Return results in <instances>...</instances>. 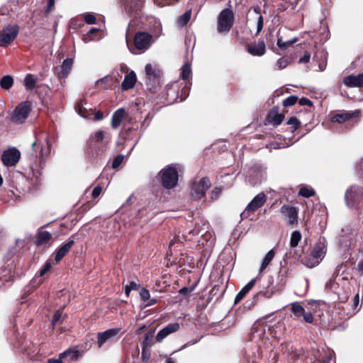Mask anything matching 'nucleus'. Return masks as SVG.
Instances as JSON below:
<instances>
[{
  "instance_id": "23",
  "label": "nucleus",
  "mask_w": 363,
  "mask_h": 363,
  "mask_svg": "<svg viewBox=\"0 0 363 363\" xmlns=\"http://www.w3.org/2000/svg\"><path fill=\"white\" fill-rule=\"evenodd\" d=\"M35 238V243L37 246L47 245L50 246L54 242L52 234L46 230H42L41 229L37 232Z\"/></svg>"
},
{
  "instance_id": "55",
  "label": "nucleus",
  "mask_w": 363,
  "mask_h": 363,
  "mask_svg": "<svg viewBox=\"0 0 363 363\" xmlns=\"http://www.w3.org/2000/svg\"><path fill=\"white\" fill-rule=\"evenodd\" d=\"M32 110V103L29 101H24V121L28 118Z\"/></svg>"
},
{
  "instance_id": "18",
  "label": "nucleus",
  "mask_w": 363,
  "mask_h": 363,
  "mask_svg": "<svg viewBox=\"0 0 363 363\" xmlns=\"http://www.w3.org/2000/svg\"><path fill=\"white\" fill-rule=\"evenodd\" d=\"M247 52L252 56L261 57L266 53V45L264 40H255L245 46Z\"/></svg>"
},
{
  "instance_id": "14",
  "label": "nucleus",
  "mask_w": 363,
  "mask_h": 363,
  "mask_svg": "<svg viewBox=\"0 0 363 363\" xmlns=\"http://www.w3.org/2000/svg\"><path fill=\"white\" fill-rule=\"evenodd\" d=\"M290 311L292 313L294 319L298 320L303 317L305 322L312 323L314 318L311 312H306L305 308L299 302H293L290 304Z\"/></svg>"
},
{
  "instance_id": "30",
  "label": "nucleus",
  "mask_w": 363,
  "mask_h": 363,
  "mask_svg": "<svg viewBox=\"0 0 363 363\" xmlns=\"http://www.w3.org/2000/svg\"><path fill=\"white\" fill-rule=\"evenodd\" d=\"M256 283V279H252L250 280L237 294L234 303L236 304L242 301L248 292L254 287Z\"/></svg>"
},
{
  "instance_id": "54",
  "label": "nucleus",
  "mask_w": 363,
  "mask_h": 363,
  "mask_svg": "<svg viewBox=\"0 0 363 363\" xmlns=\"http://www.w3.org/2000/svg\"><path fill=\"white\" fill-rule=\"evenodd\" d=\"M52 268L50 262L48 261L45 262L43 267L40 269L38 274L40 277H43L47 272H48Z\"/></svg>"
},
{
  "instance_id": "12",
  "label": "nucleus",
  "mask_w": 363,
  "mask_h": 363,
  "mask_svg": "<svg viewBox=\"0 0 363 363\" xmlns=\"http://www.w3.org/2000/svg\"><path fill=\"white\" fill-rule=\"evenodd\" d=\"M126 13L131 17L140 18L142 15L144 0H121Z\"/></svg>"
},
{
  "instance_id": "16",
  "label": "nucleus",
  "mask_w": 363,
  "mask_h": 363,
  "mask_svg": "<svg viewBox=\"0 0 363 363\" xmlns=\"http://www.w3.org/2000/svg\"><path fill=\"white\" fill-rule=\"evenodd\" d=\"M21 152L16 147H11L4 150L1 155V161L6 167H13L19 161Z\"/></svg>"
},
{
  "instance_id": "44",
  "label": "nucleus",
  "mask_w": 363,
  "mask_h": 363,
  "mask_svg": "<svg viewBox=\"0 0 363 363\" xmlns=\"http://www.w3.org/2000/svg\"><path fill=\"white\" fill-rule=\"evenodd\" d=\"M191 73V65L189 62H186L182 67L181 77L186 82Z\"/></svg>"
},
{
  "instance_id": "36",
  "label": "nucleus",
  "mask_w": 363,
  "mask_h": 363,
  "mask_svg": "<svg viewBox=\"0 0 363 363\" xmlns=\"http://www.w3.org/2000/svg\"><path fill=\"white\" fill-rule=\"evenodd\" d=\"M115 81L109 76L105 77L99 79L96 83L99 86H102L104 89H112L114 86Z\"/></svg>"
},
{
  "instance_id": "13",
  "label": "nucleus",
  "mask_w": 363,
  "mask_h": 363,
  "mask_svg": "<svg viewBox=\"0 0 363 363\" xmlns=\"http://www.w3.org/2000/svg\"><path fill=\"white\" fill-rule=\"evenodd\" d=\"M17 25H9L0 31V46H6L16 37L18 33Z\"/></svg>"
},
{
  "instance_id": "46",
  "label": "nucleus",
  "mask_w": 363,
  "mask_h": 363,
  "mask_svg": "<svg viewBox=\"0 0 363 363\" xmlns=\"http://www.w3.org/2000/svg\"><path fill=\"white\" fill-rule=\"evenodd\" d=\"M286 123H287V125H291L290 128H291V132H292V133H294L295 130H296L301 126V122L295 116L291 117L288 120Z\"/></svg>"
},
{
  "instance_id": "51",
  "label": "nucleus",
  "mask_w": 363,
  "mask_h": 363,
  "mask_svg": "<svg viewBox=\"0 0 363 363\" xmlns=\"http://www.w3.org/2000/svg\"><path fill=\"white\" fill-rule=\"evenodd\" d=\"M62 316V311L61 310L56 311L54 313V315L52 316V322H51L52 325L53 326H55L57 323L61 321Z\"/></svg>"
},
{
  "instance_id": "41",
  "label": "nucleus",
  "mask_w": 363,
  "mask_h": 363,
  "mask_svg": "<svg viewBox=\"0 0 363 363\" xmlns=\"http://www.w3.org/2000/svg\"><path fill=\"white\" fill-rule=\"evenodd\" d=\"M301 233L298 230H295L291 233L290 239V246L296 247L301 239Z\"/></svg>"
},
{
  "instance_id": "52",
  "label": "nucleus",
  "mask_w": 363,
  "mask_h": 363,
  "mask_svg": "<svg viewBox=\"0 0 363 363\" xmlns=\"http://www.w3.org/2000/svg\"><path fill=\"white\" fill-rule=\"evenodd\" d=\"M84 21L87 23V24H95L96 22V16L91 13H87L84 15Z\"/></svg>"
},
{
  "instance_id": "59",
  "label": "nucleus",
  "mask_w": 363,
  "mask_h": 363,
  "mask_svg": "<svg viewBox=\"0 0 363 363\" xmlns=\"http://www.w3.org/2000/svg\"><path fill=\"white\" fill-rule=\"evenodd\" d=\"M102 186L100 185L95 186L91 193L92 198L96 199L102 192Z\"/></svg>"
},
{
  "instance_id": "57",
  "label": "nucleus",
  "mask_w": 363,
  "mask_h": 363,
  "mask_svg": "<svg viewBox=\"0 0 363 363\" xmlns=\"http://www.w3.org/2000/svg\"><path fill=\"white\" fill-rule=\"evenodd\" d=\"M263 26H264V18H263V16L262 15H259L258 19H257V33H256V35L259 34L262 28H263Z\"/></svg>"
},
{
  "instance_id": "45",
  "label": "nucleus",
  "mask_w": 363,
  "mask_h": 363,
  "mask_svg": "<svg viewBox=\"0 0 363 363\" xmlns=\"http://www.w3.org/2000/svg\"><path fill=\"white\" fill-rule=\"evenodd\" d=\"M296 42V38L284 42L281 36H278L277 38V45L281 50H286L289 46L292 45Z\"/></svg>"
},
{
  "instance_id": "42",
  "label": "nucleus",
  "mask_w": 363,
  "mask_h": 363,
  "mask_svg": "<svg viewBox=\"0 0 363 363\" xmlns=\"http://www.w3.org/2000/svg\"><path fill=\"white\" fill-rule=\"evenodd\" d=\"M191 16V10L189 9V10L186 11L185 13L183 15L180 16V17L179 18L178 24L180 26H184L190 21Z\"/></svg>"
},
{
  "instance_id": "24",
  "label": "nucleus",
  "mask_w": 363,
  "mask_h": 363,
  "mask_svg": "<svg viewBox=\"0 0 363 363\" xmlns=\"http://www.w3.org/2000/svg\"><path fill=\"white\" fill-rule=\"evenodd\" d=\"M73 65V59L67 58L65 59L62 65L57 67L55 72L59 79H65L72 70Z\"/></svg>"
},
{
  "instance_id": "28",
  "label": "nucleus",
  "mask_w": 363,
  "mask_h": 363,
  "mask_svg": "<svg viewBox=\"0 0 363 363\" xmlns=\"http://www.w3.org/2000/svg\"><path fill=\"white\" fill-rule=\"evenodd\" d=\"M137 78L136 74L133 71L125 74V78L121 84V89L123 90H128L132 88L135 84Z\"/></svg>"
},
{
  "instance_id": "10",
  "label": "nucleus",
  "mask_w": 363,
  "mask_h": 363,
  "mask_svg": "<svg viewBox=\"0 0 363 363\" xmlns=\"http://www.w3.org/2000/svg\"><path fill=\"white\" fill-rule=\"evenodd\" d=\"M267 201V196L264 193L261 192L255 196L252 200L248 203L245 211L241 213L242 218L250 217L251 213H254L261 208Z\"/></svg>"
},
{
  "instance_id": "38",
  "label": "nucleus",
  "mask_w": 363,
  "mask_h": 363,
  "mask_svg": "<svg viewBox=\"0 0 363 363\" xmlns=\"http://www.w3.org/2000/svg\"><path fill=\"white\" fill-rule=\"evenodd\" d=\"M13 84V79L11 75H5L0 79V86L4 90L10 89Z\"/></svg>"
},
{
  "instance_id": "56",
  "label": "nucleus",
  "mask_w": 363,
  "mask_h": 363,
  "mask_svg": "<svg viewBox=\"0 0 363 363\" xmlns=\"http://www.w3.org/2000/svg\"><path fill=\"white\" fill-rule=\"evenodd\" d=\"M140 296L142 301H147L150 297L149 291L145 288H142L140 291Z\"/></svg>"
},
{
  "instance_id": "34",
  "label": "nucleus",
  "mask_w": 363,
  "mask_h": 363,
  "mask_svg": "<svg viewBox=\"0 0 363 363\" xmlns=\"http://www.w3.org/2000/svg\"><path fill=\"white\" fill-rule=\"evenodd\" d=\"M11 120L14 123H23V102L20 103L13 110Z\"/></svg>"
},
{
  "instance_id": "39",
  "label": "nucleus",
  "mask_w": 363,
  "mask_h": 363,
  "mask_svg": "<svg viewBox=\"0 0 363 363\" xmlns=\"http://www.w3.org/2000/svg\"><path fill=\"white\" fill-rule=\"evenodd\" d=\"M332 357L330 355H325L322 357L320 356L315 357V359L312 358H307L305 363H331Z\"/></svg>"
},
{
  "instance_id": "48",
  "label": "nucleus",
  "mask_w": 363,
  "mask_h": 363,
  "mask_svg": "<svg viewBox=\"0 0 363 363\" xmlns=\"http://www.w3.org/2000/svg\"><path fill=\"white\" fill-rule=\"evenodd\" d=\"M151 357L150 348L142 347L141 359L143 363H147Z\"/></svg>"
},
{
  "instance_id": "53",
  "label": "nucleus",
  "mask_w": 363,
  "mask_h": 363,
  "mask_svg": "<svg viewBox=\"0 0 363 363\" xmlns=\"http://www.w3.org/2000/svg\"><path fill=\"white\" fill-rule=\"evenodd\" d=\"M123 159H124V156L123 155H118L113 160L112 165H111L112 168L113 169L118 168L121 165L122 162L123 161Z\"/></svg>"
},
{
  "instance_id": "21",
  "label": "nucleus",
  "mask_w": 363,
  "mask_h": 363,
  "mask_svg": "<svg viewBox=\"0 0 363 363\" xmlns=\"http://www.w3.org/2000/svg\"><path fill=\"white\" fill-rule=\"evenodd\" d=\"M284 117L283 113H279V107L275 106L268 112L267 121L269 123L277 126L283 122Z\"/></svg>"
},
{
  "instance_id": "5",
  "label": "nucleus",
  "mask_w": 363,
  "mask_h": 363,
  "mask_svg": "<svg viewBox=\"0 0 363 363\" xmlns=\"http://www.w3.org/2000/svg\"><path fill=\"white\" fill-rule=\"evenodd\" d=\"M363 199V186L351 185L345 191V200L349 208H357Z\"/></svg>"
},
{
  "instance_id": "6",
  "label": "nucleus",
  "mask_w": 363,
  "mask_h": 363,
  "mask_svg": "<svg viewBox=\"0 0 363 363\" xmlns=\"http://www.w3.org/2000/svg\"><path fill=\"white\" fill-rule=\"evenodd\" d=\"M234 23V13L230 9H224L218 17L217 30L218 33H227Z\"/></svg>"
},
{
  "instance_id": "27",
  "label": "nucleus",
  "mask_w": 363,
  "mask_h": 363,
  "mask_svg": "<svg viewBox=\"0 0 363 363\" xmlns=\"http://www.w3.org/2000/svg\"><path fill=\"white\" fill-rule=\"evenodd\" d=\"M85 102L84 99H81L75 105V111L80 115L82 117L85 118H89L90 116L94 115V109L91 108H86L84 106Z\"/></svg>"
},
{
  "instance_id": "64",
  "label": "nucleus",
  "mask_w": 363,
  "mask_h": 363,
  "mask_svg": "<svg viewBox=\"0 0 363 363\" xmlns=\"http://www.w3.org/2000/svg\"><path fill=\"white\" fill-rule=\"evenodd\" d=\"M277 64H278V65H279V67L280 68L283 69V68H285L287 66L288 62H287V60L286 59L280 58L277 61Z\"/></svg>"
},
{
  "instance_id": "62",
  "label": "nucleus",
  "mask_w": 363,
  "mask_h": 363,
  "mask_svg": "<svg viewBox=\"0 0 363 363\" xmlns=\"http://www.w3.org/2000/svg\"><path fill=\"white\" fill-rule=\"evenodd\" d=\"M55 3V0H48V1L47 7H46V10H45L46 13H48L54 10Z\"/></svg>"
},
{
  "instance_id": "60",
  "label": "nucleus",
  "mask_w": 363,
  "mask_h": 363,
  "mask_svg": "<svg viewBox=\"0 0 363 363\" xmlns=\"http://www.w3.org/2000/svg\"><path fill=\"white\" fill-rule=\"evenodd\" d=\"M298 104L300 106H312L313 102L309 99L306 97H302L299 99Z\"/></svg>"
},
{
  "instance_id": "50",
  "label": "nucleus",
  "mask_w": 363,
  "mask_h": 363,
  "mask_svg": "<svg viewBox=\"0 0 363 363\" xmlns=\"http://www.w3.org/2000/svg\"><path fill=\"white\" fill-rule=\"evenodd\" d=\"M146 75L149 79L151 77L155 78L156 77L155 70L153 69L151 64H147L145 67Z\"/></svg>"
},
{
  "instance_id": "22",
  "label": "nucleus",
  "mask_w": 363,
  "mask_h": 363,
  "mask_svg": "<svg viewBox=\"0 0 363 363\" xmlns=\"http://www.w3.org/2000/svg\"><path fill=\"white\" fill-rule=\"evenodd\" d=\"M180 328L179 323H172L168 324L166 327L160 330L155 337V340L158 342H161L164 338L172 333L178 331Z\"/></svg>"
},
{
  "instance_id": "49",
  "label": "nucleus",
  "mask_w": 363,
  "mask_h": 363,
  "mask_svg": "<svg viewBox=\"0 0 363 363\" xmlns=\"http://www.w3.org/2000/svg\"><path fill=\"white\" fill-rule=\"evenodd\" d=\"M274 294V291L273 289H267L265 291H259L255 296V298H259V297H264L269 298Z\"/></svg>"
},
{
  "instance_id": "8",
  "label": "nucleus",
  "mask_w": 363,
  "mask_h": 363,
  "mask_svg": "<svg viewBox=\"0 0 363 363\" xmlns=\"http://www.w3.org/2000/svg\"><path fill=\"white\" fill-rule=\"evenodd\" d=\"M24 86L27 91H33L41 99V94L43 91H45L48 86L45 84H38V76L33 74H27L24 77Z\"/></svg>"
},
{
  "instance_id": "58",
  "label": "nucleus",
  "mask_w": 363,
  "mask_h": 363,
  "mask_svg": "<svg viewBox=\"0 0 363 363\" xmlns=\"http://www.w3.org/2000/svg\"><path fill=\"white\" fill-rule=\"evenodd\" d=\"M222 192V189L220 187H215L211 191V198L213 200L217 199Z\"/></svg>"
},
{
  "instance_id": "3",
  "label": "nucleus",
  "mask_w": 363,
  "mask_h": 363,
  "mask_svg": "<svg viewBox=\"0 0 363 363\" xmlns=\"http://www.w3.org/2000/svg\"><path fill=\"white\" fill-rule=\"evenodd\" d=\"M130 28L126 30V43L131 53L137 55L147 50L151 45L152 35L147 32L138 31L134 35L133 43L128 40Z\"/></svg>"
},
{
  "instance_id": "9",
  "label": "nucleus",
  "mask_w": 363,
  "mask_h": 363,
  "mask_svg": "<svg viewBox=\"0 0 363 363\" xmlns=\"http://www.w3.org/2000/svg\"><path fill=\"white\" fill-rule=\"evenodd\" d=\"M325 255V245L319 242L313 247L310 257L305 262V264L310 268L314 267L320 264Z\"/></svg>"
},
{
  "instance_id": "1",
  "label": "nucleus",
  "mask_w": 363,
  "mask_h": 363,
  "mask_svg": "<svg viewBox=\"0 0 363 363\" xmlns=\"http://www.w3.org/2000/svg\"><path fill=\"white\" fill-rule=\"evenodd\" d=\"M33 146V152L28 157L30 172L32 176L28 173L26 180L30 183L28 186V191H32L40 184V169L44 162V153L42 147L36 143V141L30 143ZM24 177L26 175L24 174Z\"/></svg>"
},
{
  "instance_id": "15",
  "label": "nucleus",
  "mask_w": 363,
  "mask_h": 363,
  "mask_svg": "<svg viewBox=\"0 0 363 363\" xmlns=\"http://www.w3.org/2000/svg\"><path fill=\"white\" fill-rule=\"evenodd\" d=\"M361 111L355 110L353 111H343L341 113L331 112L330 114V121L333 123H343L347 121H352L359 118Z\"/></svg>"
},
{
  "instance_id": "35",
  "label": "nucleus",
  "mask_w": 363,
  "mask_h": 363,
  "mask_svg": "<svg viewBox=\"0 0 363 363\" xmlns=\"http://www.w3.org/2000/svg\"><path fill=\"white\" fill-rule=\"evenodd\" d=\"M22 246V240L20 238H16L15 240V246L10 247L6 253V259H9L12 258L19 251Z\"/></svg>"
},
{
  "instance_id": "26",
  "label": "nucleus",
  "mask_w": 363,
  "mask_h": 363,
  "mask_svg": "<svg viewBox=\"0 0 363 363\" xmlns=\"http://www.w3.org/2000/svg\"><path fill=\"white\" fill-rule=\"evenodd\" d=\"M343 83L348 87H362L363 73L348 75L344 78Z\"/></svg>"
},
{
  "instance_id": "7",
  "label": "nucleus",
  "mask_w": 363,
  "mask_h": 363,
  "mask_svg": "<svg viewBox=\"0 0 363 363\" xmlns=\"http://www.w3.org/2000/svg\"><path fill=\"white\" fill-rule=\"evenodd\" d=\"M211 186V182L207 177L201 178L199 181L193 182L191 186V196L197 200L203 198Z\"/></svg>"
},
{
  "instance_id": "37",
  "label": "nucleus",
  "mask_w": 363,
  "mask_h": 363,
  "mask_svg": "<svg viewBox=\"0 0 363 363\" xmlns=\"http://www.w3.org/2000/svg\"><path fill=\"white\" fill-rule=\"evenodd\" d=\"M275 256V251L272 249L269 250L265 255L261 264L259 272H262L270 264Z\"/></svg>"
},
{
  "instance_id": "29",
  "label": "nucleus",
  "mask_w": 363,
  "mask_h": 363,
  "mask_svg": "<svg viewBox=\"0 0 363 363\" xmlns=\"http://www.w3.org/2000/svg\"><path fill=\"white\" fill-rule=\"evenodd\" d=\"M125 115V111L124 108H121L116 110L112 115L111 118V127L113 129H116L119 127L121 122L123 121Z\"/></svg>"
},
{
  "instance_id": "47",
  "label": "nucleus",
  "mask_w": 363,
  "mask_h": 363,
  "mask_svg": "<svg viewBox=\"0 0 363 363\" xmlns=\"http://www.w3.org/2000/svg\"><path fill=\"white\" fill-rule=\"evenodd\" d=\"M298 100V96L291 95L283 101V106L284 107H289V106H294V104H296Z\"/></svg>"
},
{
  "instance_id": "20",
  "label": "nucleus",
  "mask_w": 363,
  "mask_h": 363,
  "mask_svg": "<svg viewBox=\"0 0 363 363\" xmlns=\"http://www.w3.org/2000/svg\"><path fill=\"white\" fill-rule=\"evenodd\" d=\"M74 244V240L71 238L66 243L62 244L55 252V261L60 262L69 252Z\"/></svg>"
},
{
  "instance_id": "11",
  "label": "nucleus",
  "mask_w": 363,
  "mask_h": 363,
  "mask_svg": "<svg viewBox=\"0 0 363 363\" xmlns=\"http://www.w3.org/2000/svg\"><path fill=\"white\" fill-rule=\"evenodd\" d=\"M11 321L13 323L12 330L13 333V337H11L12 344L14 347H20L21 334L18 332V326H21L23 322L21 308H18L16 311H14L11 318Z\"/></svg>"
},
{
  "instance_id": "31",
  "label": "nucleus",
  "mask_w": 363,
  "mask_h": 363,
  "mask_svg": "<svg viewBox=\"0 0 363 363\" xmlns=\"http://www.w3.org/2000/svg\"><path fill=\"white\" fill-rule=\"evenodd\" d=\"M82 356V353L76 348H69L60 354V358H69V361H76Z\"/></svg>"
},
{
  "instance_id": "19",
  "label": "nucleus",
  "mask_w": 363,
  "mask_h": 363,
  "mask_svg": "<svg viewBox=\"0 0 363 363\" xmlns=\"http://www.w3.org/2000/svg\"><path fill=\"white\" fill-rule=\"evenodd\" d=\"M121 331V328H114L108 329L104 332L97 333V345L99 347H101L108 340L115 338Z\"/></svg>"
},
{
  "instance_id": "25",
  "label": "nucleus",
  "mask_w": 363,
  "mask_h": 363,
  "mask_svg": "<svg viewBox=\"0 0 363 363\" xmlns=\"http://www.w3.org/2000/svg\"><path fill=\"white\" fill-rule=\"evenodd\" d=\"M166 99L169 104L179 101V86L177 83L172 84L167 89Z\"/></svg>"
},
{
  "instance_id": "2",
  "label": "nucleus",
  "mask_w": 363,
  "mask_h": 363,
  "mask_svg": "<svg viewBox=\"0 0 363 363\" xmlns=\"http://www.w3.org/2000/svg\"><path fill=\"white\" fill-rule=\"evenodd\" d=\"M111 137L105 131L99 130L92 134L87 141L86 154L93 161L101 159L108 149Z\"/></svg>"
},
{
  "instance_id": "17",
  "label": "nucleus",
  "mask_w": 363,
  "mask_h": 363,
  "mask_svg": "<svg viewBox=\"0 0 363 363\" xmlns=\"http://www.w3.org/2000/svg\"><path fill=\"white\" fill-rule=\"evenodd\" d=\"M280 212L288 219L289 225H298V209L295 206L284 204L280 208Z\"/></svg>"
},
{
  "instance_id": "4",
  "label": "nucleus",
  "mask_w": 363,
  "mask_h": 363,
  "mask_svg": "<svg viewBox=\"0 0 363 363\" xmlns=\"http://www.w3.org/2000/svg\"><path fill=\"white\" fill-rule=\"evenodd\" d=\"M161 185L166 189H174L178 184L179 174L177 169L172 164L164 167L157 174Z\"/></svg>"
},
{
  "instance_id": "40",
  "label": "nucleus",
  "mask_w": 363,
  "mask_h": 363,
  "mask_svg": "<svg viewBox=\"0 0 363 363\" xmlns=\"http://www.w3.org/2000/svg\"><path fill=\"white\" fill-rule=\"evenodd\" d=\"M190 86H191V84L189 83V82H184V84L182 87V89H181V91L179 90V97H180V99H179V101H183L184 100H185L189 94V91H190Z\"/></svg>"
},
{
  "instance_id": "43",
  "label": "nucleus",
  "mask_w": 363,
  "mask_h": 363,
  "mask_svg": "<svg viewBox=\"0 0 363 363\" xmlns=\"http://www.w3.org/2000/svg\"><path fill=\"white\" fill-rule=\"evenodd\" d=\"M298 194L305 198H310L315 194L313 189L308 186H302L298 191Z\"/></svg>"
},
{
  "instance_id": "33",
  "label": "nucleus",
  "mask_w": 363,
  "mask_h": 363,
  "mask_svg": "<svg viewBox=\"0 0 363 363\" xmlns=\"http://www.w3.org/2000/svg\"><path fill=\"white\" fill-rule=\"evenodd\" d=\"M14 272H13L12 267L8 265L7 267H2L0 269V280L5 281H10L13 280Z\"/></svg>"
},
{
  "instance_id": "32",
  "label": "nucleus",
  "mask_w": 363,
  "mask_h": 363,
  "mask_svg": "<svg viewBox=\"0 0 363 363\" xmlns=\"http://www.w3.org/2000/svg\"><path fill=\"white\" fill-rule=\"evenodd\" d=\"M155 328L150 329L144 335V338L141 342V347L145 348H150L154 344Z\"/></svg>"
},
{
  "instance_id": "61",
  "label": "nucleus",
  "mask_w": 363,
  "mask_h": 363,
  "mask_svg": "<svg viewBox=\"0 0 363 363\" xmlns=\"http://www.w3.org/2000/svg\"><path fill=\"white\" fill-rule=\"evenodd\" d=\"M311 58V54L308 51H305L304 55L298 60V63H307L309 62Z\"/></svg>"
},
{
  "instance_id": "63",
  "label": "nucleus",
  "mask_w": 363,
  "mask_h": 363,
  "mask_svg": "<svg viewBox=\"0 0 363 363\" xmlns=\"http://www.w3.org/2000/svg\"><path fill=\"white\" fill-rule=\"evenodd\" d=\"M94 120L96 121H100V120L103 119V118H104V113L101 111H98L96 113L94 112Z\"/></svg>"
}]
</instances>
